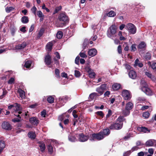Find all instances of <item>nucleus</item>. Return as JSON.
<instances>
[{"mask_svg": "<svg viewBox=\"0 0 156 156\" xmlns=\"http://www.w3.org/2000/svg\"><path fill=\"white\" fill-rule=\"evenodd\" d=\"M125 121V119L122 116L119 117L115 123L112 124L109 127L111 129H119L122 126V122Z\"/></svg>", "mask_w": 156, "mask_h": 156, "instance_id": "obj_3", "label": "nucleus"}, {"mask_svg": "<svg viewBox=\"0 0 156 156\" xmlns=\"http://www.w3.org/2000/svg\"><path fill=\"white\" fill-rule=\"evenodd\" d=\"M57 37L58 39H61L63 36V33L62 31H59L57 34Z\"/></svg>", "mask_w": 156, "mask_h": 156, "instance_id": "obj_38", "label": "nucleus"}, {"mask_svg": "<svg viewBox=\"0 0 156 156\" xmlns=\"http://www.w3.org/2000/svg\"><path fill=\"white\" fill-rule=\"evenodd\" d=\"M151 58V55L150 53H146L144 56V58L146 60H149Z\"/></svg>", "mask_w": 156, "mask_h": 156, "instance_id": "obj_42", "label": "nucleus"}, {"mask_svg": "<svg viewBox=\"0 0 156 156\" xmlns=\"http://www.w3.org/2000/svg\"><path fill=\"white\" fill-rule=\"evenodd\" d=\"M26 27L25 26H24L21 28L20 29V30L21 32H23V33H25L26 31Z\"/></svg>", "mask_w": 156, "mask_h": 156, "instance_id": "obj_55", "label": "nucleus"}, {"mask_svg": "<svg viewBox=\"0 0 156 156\" xmlns=\"http://www.w3.org/2000/svg\"><path fill=\"white\" fill-rule=\"evenodd\" d=\"M44 62L48 67H51L50 65L51 63V57L50 55H47L45 56L44 58Z\"/></svg>", "mask_w": 156, "mask_h": 156, "instance_id": "obj_11", "label": "nucleus"}, {"mask_svg": "<svg viewBox=\"0 0 156 156\" xmlns=\"http://www.w3.org/2000/svg\"><path fill=\"white\" fill-rule=\"evenodd\" d=\"M129 76L131 78L133 79H135L136 77V74L134 71L131 70L129 72Z\"/></svg>", "mask_w": 156, "mask_h": 156, "instance_id": "obj_15", "label": "nucleus"}, {"mask_svg": "<svg viewBox=\"0 0 156 156\" xmlns=\"http://www.w3.org/2000/svg\"><path fill=\"white\" fill-rule=\"evenodd\" d=\"M154 140L150 139L147 141L145 143V145L148 147L153 146Z\"/></svg>", "mask_w": 156, "mask_h": 156, "instance_id": "obj_25", "label": "nucleus"}, {"mask_svg": "<svg viewBox=\"0 0 156 156\" xmlns=\"http://www.w3.org/2000/svg\"><path fill=\"white\" fill-rule=\"evenodd\" d=\"M47 148L49 153L50 154H52L54 152V149L51 144H50L48 145Z\"/></svg>", "mask_w": 156, "mask_h": 156, "instance_id": "obj_22", "label": "nucleus"}, {"mask_svg": "<svg viewBox=\"0 0 156 156\" xmlns=\"http://www.w3.org/2000/svg\"><path fill=\"white\" fill-rule=\"evenodd\" d=\"M125 28L128 31L130 34H134L136 32V28L131 23H129L126 26Z\"/></svg>", "mask_w": 156, "mask_h": 156, "instance_id": "obj_6", "label": "nucleus"}, {"mask_svg": "<svg viewBox=\"0 0 156 156\" xmlns=\"http://www.w3.org/2000/svg\"><path fill=\"white\" fill-rule=\"evenodd\" d=\"M27 45L26 42H23L22 44H19L16 46V48L17 49H21L24 48Z\"/></svg>", "mask_w": 156, "mask_h": 156, "instance_id": "obj_21", "label": "nucleus"}, {"mask_svg": "<svg viewBox=\"0 0 156 156\" xmlns=\"http://www.w3.org/2000/svg\"><path fill=\"white\" fill-rule=\"evenodd\" d=\"M117 27L115 25H112L107 31V35L109 38H112L114 36L116 32Z\"/></svg>", "mask_w": 156, "mask_h": 156, "instance_id": "obj_4", "label": "nucleus"}, {"mask_svg": "<svg viewBox=\"0 0 156 156\" xmlns=\"http://www.w3.org/2000/svg\"><path fill=\"white\" fill-rule=\"evenodd\" d=\"M55 73L57 76V77H59V70L58 69H56L55 70Z\"/></svg>", "mask_w": 156, "mask_h": 156, "instance_id": "obj_61", "label": "nucleus"}, {"mask_svg": "<svg viewBox=\"0 0 156 156\" xmlns=\"http://www.w3.org/2000/svg\"><path fill=\"white\" fill-rule=\"evenodd\" d=\"M32 62L31 61H27L25 62L24 66L27 68L31 67Z\"/></svg>", "mask_w": 156, "mask_h": 156, "instance_id": "obj_31", "label": "nucleus"}, {"mask_svg": "<svg viewBox=\"0 0 156 156\" xmlns=\"http://www.w3.org/2000/svg\"><path fill=\"white\" fill-rule=\"evenodd\" d=\"M97 53V51L95 49H91L89 50L88 51V54L89 55L91 56H94L96 55Z\"/></svg>", "mask_w": 156, "mask_h": 156, "instance_id": "obj_19", "label": "nucleus"}, {"mask_svg": "<svg viewBox=\"0 0 156 156\" xmlns=\"http://www.w3.org/2000/svg\"><path fill=\"white\" fill-rule=\"evenodd\" d=\"M38 146L40 147V150L42 152H44L45 149V144L43 142H39L38 143Z\"/></svg>", "mask_w": 156, "mask_h": 156, "instance_id": "obj_14", "label": "nucleus"}, {"mask_svg": "<svg viewBox=\"0 0 156 156\" xmlns=\"http://www.w3.org/2000/svg\"><path fill=\"white\" fill-rule=\"evenodd\" d=\"M146 46V44L145 43L142 41L140 42L138 46V48L139 49H144Z\"/></svg>", "mask_w": 156, "mask_h": 156, "instance_id": "obj_27", "label": "nucleus"}, {"mask_svg": "<svg viewBox=\"0 0 156 156\" xmlns=\"http://www.w3.org/2000/svg\"><path fill=\"white\" fill-rule=\"evenodd\" d=\"M142 86L141 89L146 94L149 96L152 95L153 93L152 90L148 87L147 85L145 82L144 81V82L142 83Z\"/></svg>", "mask_w": 156, "mask_h": 156, "instance_id": "obj_5", "label": "nucleus"}, {"mask_svg": "<svg viewBox=\"0 0 156 156\" xmlns=\"http://www.w3.org/2000/svg\"><path fill=\"white\" fill-rule=\"evenodd\" d=\"M88 43V40L87 39H84V42L83 44V48H85L86 47L87 44Z\"/></svg>", "mask_w": 156, "mask_h": 156, "instance_id": "obj_50", "label": "nucleus"}, {"mask_svg": "<svg viewBox=\"0 0 156 156\" xmlns=\"http://www.w3.org/2000/svg\"><path fill=\"white\" fill-rule=\"evenodd\" d=\"M53 44L51 42L48 43L46 46V49L48 51H50L52 49Z\"/></svg>", "mask_w": 156, "mask_h": 156, "instance_id": "obj_30", "label": "nucleus"}, {"mask_svg": "<svg viewBox=\"0 0 156 156\" xmlns=\"http://www.w3.org/2000/svg\"><path fill=\"white\" fill-rule=\"evenodd\" d=\"M18 92L19 94L20 97L21 99H24L25 98V92L21 89L19 88L18 90Z\"/></svg>", "mask_w": 156, "mask_h": 156, "instance_id": "obj_20", "label": "nucleus"}, {"mask_svg": "<svg viewBox=\"0 0 156 156\" xmlns=\"http://www.w3.org/2000/svg\"><path fill=\"white\" fill-rule=\"evenodd\" d=\"M117 51L119 54H121L122 53V47L121 45L118 46L117 48Z\"/></svg>", "mask_w": 156, "mask_h": 156, "instance_id": "obj_52", "label": "nucleus"}, {"mask_svg": "<svg viewBox=\"0 0 156 156\" xmlns=\"http://www.w3.org/2000/svg\"><path fill=\"white\" fill-rule=\"evenodd\" d=\"M14 81V79L13 78H11L8 81V83L11 84L13 83Z\"/></svg>", "mask_w": 156, "mask_h": 156, "instance_id": "obj_60", "label": "nucleus"}, {"mask_svg": "<svg viewBox=\"0 0 156 156\" xmlns=\"http://www.w3.org/2000/svg\"><path fill=\"white\" fill-rule=\"evenodd\" d=\"M122 95L125 100H129L131 98L129 92L127 90H123L122 91Z\"/></svg>", "mask_w": 156, "mask_h": 156, "instance_id": "obj_7", "label": "nucleus"}, {"mask_svg": "<svg viewBox=\"0 0 156 156\" xmlns=\"http://www.w3.org/2000/svg\"><path fill=\"white\" fill-rule=\"evenodd\" d=\"M137 129L139 131L144 133H147V132H150V130L145 127H138Z\"/></svg>", "mask_w": 156, "mask_h": 156, "instance_id": "obj_23", "label": "nucleus"}, {"mask_svg": "<svg viewBox=\"0 0 156 156\" xmlns=\"http://www.w3.org/2000/svg\"><path fill=\"white\" fill-rule=\"evenodd\" d=\"M98 94L97 93L94 92L91 93L89 95V98L91 99H94L95 97L98 96Z\"/></svg>", "mask_w": 156, "mask_h": 156, "instance_id": "obj_36", "label": "nucleus"}, {"mask_svg": "<svg viewBox=\"0 0 156 156\" xmlns=\"http://www.w3.org/2000/svg\"><path fill=\"white\" fill-rule=\"evenodd\" d=\"M133 107V105L131 102H129L127 103L126 105V109L131 110Z\"/></svg>", "mask_w": 156, "mask_h": 156, "instance_id": "obj_18", "label": "nucleus"}, {"mask_svg": "<svg viewBox=\"0 0 156 156\" xmlns=\"http://www.w3.org/2000/svg\"><path fill=\"white\" fill-rule=\"evenodd\" d=\"M110 133L109 129H104L103 131L97 133H94L92 135V138L90 139L91 141H93L95 139L100 140L103 139L106 136L108 135Z\"/></svg>", "mask_w": 156, "mask_h": 156, "instance_id": "obj_1", "label": "nucleus"}, {"mask_svg": "<svg viewBox=\"0 0 156 156\" xmlns=\"http://www.w3.org/2000/svg\"><path fill=\"white\" fill-rule=\"evenodd\" d=\"M54 98L52 96H49L47 98L48 101L50 103H52L54 102Z\"/></svg>", "mask_w": 156, "mask_h": 156, "instance_id": "obj_37", "label": "nucleus"}, {"mask_svg": "<svg viewBox=\"0 0 156 156\" xmlns=\"http://www.w3.org/2000/svg\"><path fill=\"white\" fill-rule=\"evenodd\" d=\"M85 70L88 73L93 71L92 69L90 68V67L89 66H87L85 67Z\"/></svg>", "mask_w": 156, "mask_h": 156, "instance_id": "obj_45", "label": "nucleus"}, {"mask_svg": "<svg viewBox=\"0 0 156 156\" xmlns=\"http://www.w3.org/2000/svg\"><path fill=\"white\" fill-rule=\"evenodd\" d=\"M68 98V97L66 96L60 98V102L61 103L62 101H64V102H66Z\"/></svg>", "mask_w": 156, "mask_h": 156, "instance_id": "obj_32", "label": "nucleus"}, {"mask_svg": "<svg viewBox=\"0 0 156 156\" xmlns=\"http://www.w3.org/2000/svg\"><path fill=\"white\" fill-rule=\"evenodd\" d=\"M96 114L102 117H103L104 114L102 111H98L96 112Z\"/></svg>", "mask_w": 156, "mask_h": 156, "instance_id": "obj_59", "label": "nucleus"}, {"mask_svg": "<svg viewBox=\"0 0 156 156\" xmlns=\"http://www.w3.org/2000/svg\"><path fill=\"white\" fill-rule=\"evenodd\" d=\"M68 139L71 142H75L77 140L73 133H70L68 136Z\"/></svg>", "mask_w": 156, "mask_h": 156, "instance_id": "obj_16", "label": "nucleus"}, {"mask_svg": "<svg viewBox=\"0 0 156 156\" xmlns=\"http://www.w3.org/2000/svg\"><path fill=\"white\" fill-rule=\"evenodd\" d=\"M64 119V116L63 115H60L58 117V119L61 121H62Z\"/></svg>", "mask_w": 156, "mask_h": 156, "instance_id": "obj_64", "label": "nucleus"}, {"mask_svg": "<svg viewBox=\"0 0 156 156\" xmlns=\"http://www.w3.org/2000/svg\"><path fill=\"white\" fill-rule=\"evenodd\" d=\"M89 76L90 78H94L95 74L93 72V71H91V72L89 73Z\"/></svg>", "mask_w": 156, "mask_h": 156, "instance_id": "obj_46", "label": "nucleus"}, {"mask_svg": "<svg viewBox=\"0 0 156 156\" xmlns=\"http://www.w3.org/2000/svg\"><path fill=\"white\" fill-rule=\"evenodd\" d=\"M76 111L75 110H74L73 111L72 114L74 118H77L78 117V115L76 114Z\"/></svg>", "mask_w": 156, "mask_h": 156, "instance_id": "obj_57", "label": "nucleus"}, {"mask_svg": "<svg viewBox=\"0 0 156 156\" xmlns=\"http://www.w3.org/2000/svg\"><path fill=\"white\" fill-rule=\"evenodd\" d=\"M136 50V45L135 44H133L131 47V51H134Z\"/></svg>", "mask_w": 156, "mask_h": 156, "instance_id": "obj_53", "label": "nucleus"}, {"mask_svg": "<svg viewBox=\"0 0 156 156\" xmlns=\"http://www.w3.org/2000/svg\"><path fill=\"white\" fill-rule=\"evenodd\" d=\"M21 21L23 23H26L29 21L28 18L27 16H23L21 18Z\"/></svg>", "mask_w": 156, "mask_h": 156, "instance_id": "obj_29", "label": "nucleus"}, {"mask_svg": "<svg viewBox=\"0 0 156 156\" xmlns=\"http://www.w3.org/2000/svg\"><path fill=\"white\" fill-rule=\"evenodd\" d=\"M116 13L112 11H111L107 14V16L110 17H113L116 15Z\"/></svg>", "mask_w": 156, "mask_h": 156, "instance_id": "obj_33", "label": "nucleus"}, {"mask_svg": "<svg viewBox=\"0 0 156 156\" xmlns=\"http://www.w3.org/2000/svg\"><path fill=\"white\" fill-rule=\"evenodd\" d=\"M5 147V144L4 141L0 140V148L4 149Z\"/></svg>", "mask_w": 156, "mask_h": 156, "instance_id": "obj_41", "label": "nucleus"}, {"mask_svg": "<svg viewBox=\"0 0 156 156\" xmlns=\"http://www.w3.org/2000/svg\"><path fill=\"white\" fill-rule=\"evenodd\" d=\"M61 9L62 7L61 6L57 7L55 8L54 14L57 13Z\"/></svg>", "mask_w": 156, "mask_h": 156, "instance_id": "obj_49", "label": "nucleus"}, {"mask_svg": "<svg viewBox=\"0 0 156 156\" xmlns=\"http://www.w3.org/2000/svg\"><path fill=\"white\" fill-rule=\"evenodd\" d=\"M2 128L5 130H10L11 129V125L7 122H4L2 125Z\"/></svg>", "mask_w": 156, "mask_h": 156, "instance_id": "obj_13", "label": "nucleus"}, {"mask_svg": "<svg viewBox=\"0 0 156 156\" xmlns=\"http://www.w3.org/2000/svg\"><path fill=\"white\" fill-rule=\"evenodd\" d=\"M100 87L104 92L105 90H106V84H102L100 86Z\"/></svg>", "mask_w": 156, "mask_h": 156, "instance_id": "obj_47", "label": "nucleus"}, {"mask_svg": "<svg viewBox=\"0 0 156 156\" xmlns=\"http://www.w3.org/2000/svg\"><path fill=\"white\" fill-rule=\"evenodd\" d=\"M143 65L142 62H140L138 58H137L134 62V66L135 67H136L138 66L140 68H141L143 67Z\"/></svg>", "mask_w": 156, "mask_h": 156, "instance_id": "obj_17", "label": "nucleus"}, {"mask_svg": "<svg viewBox=\"0 0 156 156\" xmlns=\"http://www.w3.org/2000/svg\"><path fill=\"white\" fill-rule=\"evenodd\" d=\"M139 149V147H138L137 146H134L131 149V151L132 152H133L134 151L137 150Z\"/></svg>", "mask_w": 156, "mask_h": 156, "instance_id": "obj_58", "label": "nucleus"}, {"mask_svg": "<svg viewBox=\"0 0 156 156\" xmlns=\"http://www.w3.org/2000/svg\"><path fill=\"white\" fill-rule=\"evenodd\" d=\"M74 75L76 77H79L80 76V73L79 71L75 70Z\"/></svg>", "mask_w": 156, "mask_h": 156, "instance_id": "obj_51", "label": "nucleus"}, {"mask_svg": "<svg viewBox=\"0 0 156 156\" xmlns=\"http://www.w3.org/2000/svg\"><path fill=\"white\" fill-rule=\"evenodd\" d=\"M121 87L120 85L118 83H114L112 86V88L114 90H117L119 89Z\"/></svg>", "mask_w": 156, "mask_h": 156, "instance_id": "obj_26", "label": "nucleus"}, {"mask_svg": "<svg viewBox=\"0 0 156 156\" xmlns=\"http://www.w3.org/2000/svg\"><path fill=\"white\" fill-rule=\"evenodd\" d=\"M136 144L138 147L141 145H143L144 144L142 143L140 141H138L136 142Z\"/></svg>", "mask_w": 156, "mask_h": 156, "instance_id": "obj_56", "label": "nucleus"}, {"mask_svg": "<svg viewBox=\"0 0 156 156\" xmlns=\"http://www.w3.org/2000/svg\"><path fill=\"white\" fill-rule=\"evenodd\" d=\"M150 113L148 112H145L143 113V116L145 118H148L150 116Z\"/></svg>", "mask_w": 156, "mask_h": 156, "instance_id": "obj_39", "label": "nucleus"}, {"mask_svg": "<svg viewBox=\"0 0 156 156\" xmlns=\"http://www.w3.org/2000/svg\"><path fill=\"white\" fill-rule=\"evenodd\" d=\"M14 115L16 116L17 118H14L12 119V121L14 122H20L21 120V117L20 114H14Z\"/></svg>", "mask_w": 156, "mask_h": 156, "instance_id": "obj_24", "label": "nucleus"}, {"mask_svg": "<svg viewBox=\"0 0 156 156\" xmlns=\"http://www.w3.org/2000/svg\"><path fill=\"white\" fill-rule=\"evenodd\" d=\"M28 136L29 138L31 139H34L36 137L35 133L33 132H29L28 134Z\"/></svg>", "mask_w": 156, "mask_h": 156, "instance_id": "obj_28", "label": "nucleus"}, {"mask_svg": "<svg viewBox=\"0 0 156 156\" xmlns=\"http://www.w3.org/2000/svg\"><path fill=\"white\" fill-rule=\"evenodd\" d=\"M30 122L34 126H37L39 122L38 119L36 117H32L29 119Z\"/></svg>", "mask_w": 156, "mask_h": 156, "instance_id": "obj_10", "label": "nucleus"}, {"mask_svg": "<svg viewBox=\"0 0 156 156\" xmlns=\"http://www.w3.org/2000/svg\"><path fill=\"white\" fill-rule=\"evenodd\" d=\"M96 91L100 95H102L104 92L103 90L100 87L96 88Z\"/></svg>", "mask_w": 156, "mask_h": 156, "instance_id": "obj_43", "label": "nucleus"}, {"mask_svg": "<svg viewBox=\"0 0 156 156\" xmlns=\"http://www.w3.org/2000/svg\"><path fill=\"white\" fill-rule=\"evenodd\" d=\"M8 109L14 114H20L22 113L23 108L21 105L17 103H15L8 107Z\"/></svg>", "mask_w": 156, "mask_h": 156, "instance_id": "obj_2", "label": "nucleus"}, {"mask_svg": "<svg viewBox=\"0 0 156 156\" xmlns=\"http://www.w3.org/2000/svg\"><path fill=\"white\" fill-rule=\"evenodd\" d=\"M42 8L43 9L45 10L46 11L48 12H49L50 11V10H49V9H48V8H46L45 7V4H44L42 6Z\"/></svg>", "mask_w": 156, "mask_h": 156, "instance_id": "obj_54", "label": "nucleus"}, {"mask_svg": "<svg viewBox=\"0 0 156 156\" xmlns=\"http://www.w3.org/2000/svg\"><path fill=\"white\" fill-rule=\"evenodd\" d=\"M145 74L152 81L154 82H156V77L154 75H153L149 71L146 72L145 73Z\"/></svg>", "mask_w": 156, "mask_h": 156, "instance_id": "obj_9", "label": "nucleus"}, {"mask_svg": "<svg viewBox=\"0 0 156 156\" xmlns=\"http://www.w3.org/2000/svg\"><path fill=\"white\" fill-rule=\"evenodd\" d=\"M80 56L82 58H84L87 57V56L86 54L83 52H80Z\"/></svg>", "mask_w": 156, "mask_h": 156, "instance_id": "obj_62", "label": "nucleus"}, {"mask_svg": "<svg viewBox=\"0 0 156 156\" xmlns=\"http://www.w3.org/2000/svg\"><path fill=\"white\" fill-rule=\"evenodd\" d=\"M14 9V8L12 6L7 7L5 8V11L9 13L12 11Z\"/></svg>", "mask_w": 156, "mask_h": 156, "instance_id": "obj_40", "label": "nucleus"}, {"mask_svg": "<svg viewBox=\"0 0 156 156\" xmlns=\"http://www.w3.org/2000/svg\"><path fill=\"white\" fill-rule=\"evenodd\" d=\"M58 19L60 21L64 22H67L69 21L68 17L65 13L60 14L59 15Z\"/></svg>", "mask_w": 156, "mask_h": 156, "instance_id": "obj_8", "label": "nucleus"}, {"mask_svg": "<svg viewBox=\"0 0 156 156\" xmlns=\"http://www.w3.org/2000/svg\"><path fill=\"white\" fill-rule=\"evenodd\" d=\"M37 10V9L35 6H34L31 9V12L35 16L36 15Z\"/></svg>", "mask_w": 156, "mask_h": 156, "instance_id": "obj_44", "label": "nucleus"}, {"mask_svg": "<svg viewBox=\"0 0 156 156\" xmlns=\"http://www.w3.org/2000/svg\"><path fill=\"white\" fill-rule=\"evenodd\" d=\"M148 152L151 155H152L154 153V150L152 148H150L148 150Z\"/></svg>", "mask_w": 156, "mask_h": 156, "instance_id": "obj_63", "label": "nucleus"}, {"mask_svg": "<svg viewBox=\"0 0 156 156\" xmlns=\"http://www.w3.org/2000/svg\"><path fill=\"white\" fill-rule=\"evenodd\" d=\"M79 140L80 142H85L87 140L88 137L87 136L84 135L83 133H81L79 135Z\"/></svg>", "mask_w": 156, "mask_h": 156, "instance_id": "obj_12", "label": "nucleus"}, {"mask_svg": "<svg viewBox=\"0 0 156 156\" xmlns=\"http://www.w3.org/2000/svg\"><path fill=\"white\" fill-rule=\"evenodd\" d=\"M37 14L38 16L40 18H42V19H40V20H42L43 19L44 15L43 14L42 12L41 11H38L37 12Z\"/></svg>", "mask_w": 156, "mask_h": 156, "instance_id": "obj_34", "label": "nucleus"}, {"mask_svg": "<svg viewBox=\"0 0 156 156\" xmlns=\"http://www.w3.org/2000/svg\"><path fill=\"white\" fill-rule=\"evenodd\" d=\"M130 112V110H126V109L122 111V114L125 116H126L129 115Z\"/></svg>", "mask_w": 156, "mask_h": 156, "instance_id": "obj_35", "label": "nucleus"}, {"mask_svg": "<svg viewBox=\"0 0 156 156\" xmlns=\"http://www.w3.org/2000/svg\"><path fill=\"white\" fill-rule=\"evenodd\" d=\"M150 66L151 67L152 69H153L156 70V63L154 62H152L151 63V64L150 65Z\"/></svg>", "mask_w": 156, "mask_h": 156, "instance_id": "obj_48", "label": "nucleus"}]
</instances>
